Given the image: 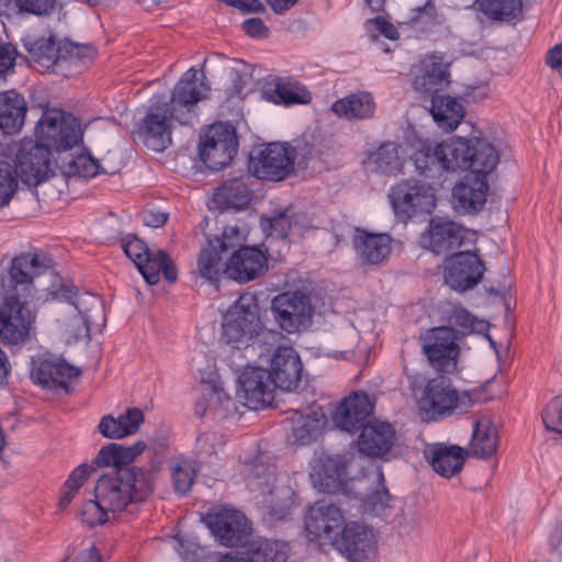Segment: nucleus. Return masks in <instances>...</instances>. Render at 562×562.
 Masks as SVG:
<instances>
[{
    "label": "nucleus",
    "mask_w": 562,
    "mask_h": 562,
    "mask_svg": "<svg viewBox=\"0 0 562 562\" xmlns=\"http://www.w3.org/2000/svg\"><path fill=\"white\" fill-rule=\"evenodd\" d=\"M47 290L57 302L55 310L58 314V328L66 344L89 341L91 330L101 331L105 326L103 303L98 296L78 293L65 285Z\"/></svg>",
    "instance_id": "1"
},
{
    "label": "nucleus",
    "mask_w": 562,
    "mask_h": 562,
    "mask_svg": "<svg viewBox=\"0 0 562 562\" xmlns=\"http://www.w3.org/2000/svg\"><path fill=\"white\" fill-rule=\"evenodd\" d=\"M153 492V475L149 471L132 469H111L102 474L94 487V496L115 517L128 505L144 502Z\"/></svg>",
    "instance_id": "2"
},
{
    "label": "nucleus",
    "mask_w": 562,
    "mask_h": 562,
    "mask_svg": "<svg viewBox=\"0 0 562 562\" xmlns=\"http://www.w3.org/2000/svg\"><path fill=\"white\" fill-rule=\"evenodd\" d=\"M262 328L256 296L243 294L224 315L221 339L238 350L249 348Z\"/></svg>",
    "instance_id": "3"
},
{
    "label": "nucleus",
    "mask_w": 562,
    "mask_h": 562,
    "mask_svg": "<svg viewBox=\"0 0 562 562\" xmlns=\"http://www.w3.org/2000/svg\"><path fill=\"white\" fill-rule=\"evenodd\" d=\"M35 135L41 146L55 151H66L82 140L81 123L74 115L58 109H50L40 119Z\"/></svg>",
    "instance_id": "4"
},
{
    "label": "nucleus",
    "mask_w": 562,
    "mask_h": 562,
    "mask_svg": "<svg viewBox=\"0 0 562 562\" xmlns=\"http://www.w3.org/2000/svg\"><path fill=\"white\" fill-rule=\"evenodd\" d=\"M474 394L472 391H458L443 378L432 379L424 389L419 408L430 419L462 414L476 402Z\"/></svg>",
    "instance_id": "5"
},
{
    "label": "nucleus",
    "mask_w": 562,
    "mask_h": 562,
    "mask_svg": "<svg viewBox=\"0 0 562 562\" xmlns=\"http://www.w3.org/2000/svg\"><path fill=\"white\" fill-rule=\"evenodd\" d=\"M472 137H452L446 142L439 143V153L441 155L445 171L471 170L473 173L492 172L499 160L498 151L492 143H479L477 150L487 155L484 162L481 158L470 159Z\"/></svg>",
    "instance_id": "6"
},
{
    "label": "nucleus",
    "mask_w": 562,
    "mask_h": 562,
    "mask_svg": "<svg viewBox=\"0 0 562 562\" xmlns=\"http://www.w3.org/2000/svg\"><path fill=\"white\" fill-rule=\"evenodd\" d=\"M45 273L58 279L53 271V259L47 255L29 251L15 256L10 263L5 293L30 300L36 290L34 281Z\"/></svg>",
    "instance_id": "7"
},
{
    "label": "nucleus",
    "mask_w": 562,
    "mask_h": 562,
    "mask_svg": "<svg viewBox=\"0 0 562 562\" xmlns=\"http://www.w3.org/2000/svg\"><path fill=\"white\" fill-rule=\"evenodd\" d=\"M122 248L148 284H157L161 272L167 281L176 282L178 278L177 269L166 251L149 249L145 241L137 237L124 238Z\"/></svg>",
    "instance_id": "8"
},
{
    "label": "nucleus",
    "mask_w": 562,
    "mask_h": 562,
    "mask_svg": "<svg viewBox=\"0 0 562 562\" xmlns=\"http://www.w3.org/2000/svg\"><path fill=\"white\" fill-rule=\"evenodd\" d=\"M296 149L289 144L270 143L255 149L249 159V172L260 180L280 181L294 167Z\"/></svg>",
    "instance_id": "9"
},
{
    "label": "nucleus",
    "mask_w": 562,
    "mask_h": 562,
    "mask_svg": "<svg viewBox=\"0 0 562 562\" xmlns=\"http://www.w3.org/2000/svg\"><path fill=\"white\" fill-rule=\"evenodd\" d=\"M29 300L15 293H5L0 305V339L5 345L25 342L34 328L36 314L27 306Z\"/></svg>",
    "instance_id": "10"
},
{
    "label": "nucleus",
    "mask_w": 562,
    "mask_h": 562,
    "mask_svg": "<svg viewBox=\"0 0 562 562\" xmlns=\"http://www.w3.org/2000/svg\"><path fill=\"white\" fill-rule=\"evenodd\" d=\"M459 339V333L450 326L434 327L419 336L423 351L430 366L446 373L457 371Z\"/></svg>",
    "instance_id": "11"
},
{
    "label": "nucleus",
    "mask_w": 562,
    "mask_h": 562,
    "mask_svg": "<svg viewBox=\"0 0 562 562\" xmlns=\"http://www.w3.org/2000/svg\"><path fill=\"white\" fill-rule=\"evenodd\" d=\"M200 156L204 164L214 170L227 166L237 153L236 131L231 124L215 123L200 140Z\"/></svg>",
    "instance_id": "12"
},
{
    "label": "nucleus",
    "mask_w": 562,
    "mask_h": 562,
    "mask_svg": "<svg viewBox=\"0 0 562 562\" xmlns=\"http://www.w3.org/2000/svg\"><path fill=\"white\" fill-rule=\"evenodd\" d=\"M13 170L24 184L36 187L53 175L50 153L31 139L22 140L15 150Z\"/></svg>",
    "instance_id": "13"
},
{
    "label": "nucleus",
    "mask_w": 562,
    "mask_h": 562,
    "mask_svg": "<svg viewBox=\"0 0 562 562\" xmlns=\"http://www.w3.org/2000/svg\"><path fill=\"white\" fill-rule=\"evenodd\" d=\"M271 311L280 328L289 334L310 325L313 307L308 296L302 293H283L272 301Z\"/></svg>",
    "instance_id": "14"
},
{
    "label": "nucleus",
    "mask_w": 562,
    "mask_h": 562,
    "mask_svg": "<svg viewBox=\"0 0 562 562\" xmlns=\"http://www.w3.org/2000/svg\"><path fill=\"white\" fill-rule=\"evenodd\" d=\"M351 460L347 456L315 454L311 461L310 479L314 487L322 492L340 491L350 477Z\"/></svg>",
    "instance_id": "15"
},
{
    "label": "nucleus",
    "mask_w": 562,
    "mask_h": 562,
    "mask_svg": "<svg viewBox=\"0 0 562 562\" xmlns=\"http://www.w3.org/2000/svg\"><path fill=\"white\" fill-rule=\"evenodd\" d=\"M390 198L394 211L403 218H409L418 213H430L436 206L434 188L419 181L398 184Z\"/></svg>",
    "instance_id": "16"
},
{
    "label": "nucleus",
    "mask_w": 562,
    "mask_h": 562,
    "mask_svg": "<svg viewBox=\"0 0 562 562\" xmlns=\"http://www.w3.org/2000/svg\"><path fill=\"white\" fill-rule=\"evenodd\" d=\"M210 85L205 72H184L173 89L171 103L173 110H180L181 114H176L180 124H192L194 105L206 98L210 92Z\"/></svg>",
    "instance_id": "17"
},
{
    "label": "nucleus",
    "mask_w": 562,
    "mask_h": 562,
    "mask_svg": "<svg viewBox=\"0 0 562 562\" xmlns=\"http://www.w3.org/2000/svg\"><path fill=\"white\" fill-rule=\"evenodd\" d=\"M238 397L249 409H261L274 400L276 385L268 370L248 367L239 375Z\"/></svg>",
    "instance_id": "18"
},
{
    "label": "nucleus",
    "mask_w": 562,
    "mask_h": 562,
    "mask_svg": "<svg viewBox=\"0 0 562 562\" xmlns=\"http://www.w3.org/2000/svg\"><path fill=\"white\" fill-rule=\"evenodd\" d=\"M464 238L463 226L448 218L436 216L429 221L428 227L422 233L419 244L435 255H447L461 247Z\"/></svg>",
    "instance_id": "19"
},
{
    "label": "nucleus",
    "mask_w": 562,
    "mask_h": 562,
    "mask_svg": "<svg viewBox=\"0 0 562 562\" xmlns=\"http://www.w3.org/2000/svg\"><path fill=\"white\" fill-rule=\"evenodd\" d=\"M484 270V265L476 254L456 252L446 260L445 281L452 290L464 292L482 280Z\"/></svg>",
    "instance_id": "20"
},
{
    "label": "nucleus",
    "mask_w": 562,
    "mask_h": 562,
    "mask_svg": "<svg viewBox=\"0 0 562 562\" xmlns=\"http://www.w3.org/2000/svg\"><path fill=\"white\" fill-rule=\"evenodd\" d=\"M176 114H181L180 110H173V104L160 103L154 104L148 110L142 125L145 135V144L155 151H162L171 144L172 121Z\"/></svg>",
    "instance_id": "21"
},
{
    "label": "nucleus",
    "mask_w": 562,
    "mask_h": 562,
    "mask_svg": "<svg viewBox=\"0 0 562 562\" xmlns=\"http://www.w3.org/2000/svg\"><path fill=\"white\" fill-rule=\"evenodd\" d=\"M347 522L344 512L337 505L318 501L308 509L305 529L313 538L331 543Z\"/></svg>",
    "instance_id": "22"
},
{
    "label": "nucleus",
    "mask_w": 562,
    "mask_h": 562,
    "mask_svg": "<svg viewBox=\"0 0 562 562\" xmlns=\"http://www.w3.org/2000/svg\"><path fill=\"white\" fill-rule=\"evenodd\" d=\"M207 525L218 541L227 547L244 546L251 528L246 516L236 509L209 515Z\"/></svg>",
    "instance_id": "23"
},
{
    "label": "nucleus",
    "mask_w": 562,
    "mask_h": 562,
    "mask_svg": "<svg viewBox=\"0 0 562 562\" xmlns=\"http://www.w3.org/2000/svg\"><path fill=\"white\" fill-rule=\"evenodd\" d=\"M330 544L355 562L368 559L374 550L371 530L359 521H348Z\"/></svg>",
    "instance_id": "24"
},
{
    "label": "nucleus",
    "mask_w": 562,
    "mask_h": 562,
    "mask_svg": "<svg viewBox=\"0 0 562 562\" xmlns=\"http://www.w3.org/2000/svg\"><path fill=\"white\" fill-rule=\"evenodd\" d=\"M268 269L267 255L257 247L246 246L235 250L225 263V274L238 282H248Z\"/></svg>",
    "instance_id": "25"
},
{
    "label": "nucleus",
    "mask_w": 562,
    "mask_h": 562,
    "mask_svg": "<svg viewBox=\"0 0 562 562\" xmlns=\"http://www.w3.org/2000/svg\"><path fill=\"white\" fill-rule=\"evenodd\" d=\"M270 371L276 387L294 391L301 381L303 366L297 352L292 347H278L269 360Z\"/></svg>",
    "instance_id": "26"
},
{
    "label": "nucleus",
    "mask_w": 562,
    "mask_h": 562,
    "mask_svg": "<svg viewBox=\"0 0 562 562\" xmlns=\"http://www.w3.org/2000/svg\"><path fill=\"white\" fill-rule=\"evenodd\" d=\"M486 175L472 172L453 187L452 206L458 213H476L483 209L488 192Z\"/></svg>",
    "instance_id": "27"
},
{
    "label": "nucleus",
    "mask_w": 562,
    "mask_h": 562,
    "mask_svg": "<svg viewBox=\"0 0 562 562\" xmlns=\"http://www.w3.org/2000/svg\"><path fill=\"white\" fill-rule=\"evenodd\" d=\"M372 411L369 396L363 392H356L337 407L334 422L341 430L353 432L369 423Z\"/></svg>",
    "instance_id": "28"
},
{
    "label": "nucleus",
    "mask_w": 562,
    "mask_h": 562,
    "mask_svg": "<svg viewBox=\"0 0 562 562\" xmlns=\"http://www.w3.org/2000/svg\"><path fill=\"white\" fill-rule=\"evenodd\" d=\"M261 226L263 231L270 229V235L280 238L286 237L290 233L302 235L307 229L315 227L308 214L293 207L274 211L271 216L262 217Z\"/></svg>",
    "instance_id": "29"
},
{
    "label": "nucleus",
    "mask_w": 562,
    "mask_h": 562,
    "mask_svg": "<svg viewBox=\"0 0 562 562\" xmlns=\"http://www.w3.org/2000/svg\"><path fill=\"white\" fill-rule=\"evenodd\" d=\"M360 429L358 447L362 453L369 457H382L391 450L395 437L391 424L378 420L369 422Z\"/></svg>",
    "instance_id": "30"
},
{
    "label": "nucleus",
    "mask_w": 562,
    "mask_h": 562,
    "mask_svg": "<svg viewBox=\"0 0 562 562\" xmlns=\"http://www.w3.org/2000/svg\"><path fill=\"white\" fill-rule=\"evenodd\" d=\"M425 457L435 472L451 477L462 470L467 451L457 445L435 443L425 449Z\"/></svg>",
    "instance_id": "31"
},
{
    "label": "nucleus",
    "mask_w": 562,
    "mask_h": 562,
    "mask_svg": "<svg viewBox=\"0 0 562 562\" xmlns=\"http://www.w3.org/2000/svg\"><path fill=\"white\" fill-rule=\"evenodd\" d=\"M81 370L63 359H45L33 370V379L48 389L68 390V381L79 376Z\"/></svg>",
    "instance_id": "32"
},
{
    "label": "nucleus",
    "mask_w": 562,
    "mask_h": 562,
    "mask_svg": "<svg viewBox=\"0 0 562 562\" xmlns=\"http://www.w3.org/2000/svg\"><path fill=\"white\" fill-rule=\"evenodd\" d=\"M27 57L23 60L33 61L44 68H50L61 60V41H57L55 35L34 36L25 35L21 38Z\"/></svg>",
    "instance_id": "33"
},
{
    "label": "nucleus",
    "mask_w": 562,
    "mask_h": 562,
    "mask_svg": "<svg viewBox=\"0 0 562 562\" xmlns=\"http://www.w3.org/2000/svg\"><path fill=\"white\" fill-rule=\"evenodd\" d=\"M392 238L386 234H369L357 231L353 247L360 261L364 265H378L391 252Z\"/></svg>",
    "instance_id": "34"
},
{
    "label": "nucleus",
    "mask_w": 562,
    "mask_h": 562,
    "mask_svg": "<svg viewBox=\"0 0 562 562\" xmlns=\"http://www.w3.org/2000/svg\"><path fill=\"white\" fill-rule=\"evenodd\" d=\"M266 100L277 104H308L312 101L311 92L301 83L291 80L276 79L267 81L262 88Z\"/></svg>",
    "instance_id": "35"
},
{
    "label": "nucleus",
    "mask_w": 562,
    "mask_h": 562,
    "mask_svg": "<svg viewBox=\"0 0 562 562\" xmlns=\"http://www.w3.org/2000/svg\"><path fill=\"white\" fill-rule=\"evenodd\" d=\"M27 105L24 98L10 90L0 93V128L5 134L18 133L24 125Z\"/></svg>",
    "instance_id": "36"
},
{
    "label": "nucleus",
    "mask_w": 562,
    "mask_h": 562,
    "mask_svg": "<svg viewBox=\"0 0 562 562\" xmlns=\"http://www.w3.org/2000/svg\"><path fill=\"white\" fill-rule=\"evenodd\" d=\"M497 429L492 419L482 416L473 424V434L467 456L479 459L493 457L497 450Z\"/></svg>",
    "instance_id": "37"
},
{
    "label": "nucleus",
    "mask_w": 562,
    "mask_h": 562,
    "mask_svg": "<svg viewBox=\"0 0 562 562\" xmlns=\"http://www.w3.org/2000/svg\"><path fill=\"white\" fill-rule=\"evenodd\" d=\"M143 423V412L132 407L116 418L112 415L103 416L99 424V430L105 438L121 439L136 434Z\"/></svg>",
    "instance_id": "38"
},
{
    "label": "nucleus",
    "mask_w": 562,
    "mask_h": 562,
    "mask_svg": "<svg viewBox=\"0 0 562 562\" xmlns=\"http://www.w3.org/2000/svg\"><path fill=\"white\" fill-rule=\"evenodd\" d=\"M430 114L441 130L452 132L463 120L465 109L453 97L437 95L431 100Z\"/></svg>",
    "instance_id": "39"
},
{
    "label": "nucleus",
    "mask_w": 562,
    "mask_h": 562,
    "mask_svg": "<svg viewBox=\"0 0 562 562\" xmlns=\"http://www.w3.org/2000/svg\"><path fill=\"white\" fill-rule=\"evenodd\" d=\"M292 436L294 443L307 445L312 442L323 430L326 416L322 411L312 409L306 414L295 411L291 416Z\"/></svg>",
    "instance_id": "40"
},
{
    "label": "nucleus",
    "mask_w": 562,
    "mask_h": 562,
    "mask_svg": "<svg viewBox=\"0 0 562 562\" xmlns=\"http://www.w3.org/2000/svg\"><path fill=\"white\" fill-rule=\"evenodd\" d=\"M374 101L370 93H352L339 99L331 105V111L339 117L345 119H368L374 113Z\"/></svg>",
    "instance_id": "41"
},
{
    "label": "nucleus",
    "mask_w": 562,
    "mask_h": 562,
    "mask_svg": "<svg viewBox=\"0 0 562 562\" xmlns=\"http://www.w3.org/2000/svg\"><path fill=\"white\" fill-rule=\"evenodd\" d=\"M492 77L488 72L479 76L476 72H462V76L452 80V91L464 99L481 101L490 95Z\"/></svg>",
    "instance_id": "42"
},
{
    "label": "nucleus",
    "mask_w": 562,
    "mask_h": 562,
    "mask_svg": "<svg viewBox=\"0 0 562 562\" xmlns=\"http://www.w3.org/2000/svg\"><path fill=\"white\" fill-rule=\"evenodd\" d=\"M223 246L225 245L220 241L209 239L207 246L200 252L198 271L203 279L210 282L217 281L222 273H225V263L222 260V254L225 252Z\"/></svg>",
    "instance_id": "43"
},
{
    "label": "nucleus",
    "mask_w": 562,
    "mask_h": 562,
    "mask_svg": "<svg viewBox=\"0 0 562 562\" xmlns=\"http://www.w3.org/2000/svg\"><path fill=\"white\" fill-rule=\"evenodd\" d=\"M116 170L115 166L101 165L88 151H82L61 165V171L66 177L91 178L101 171L114 173Z\"/></svg>",
    "instance_id": "44"
},
{
    "label": "nucleus",
    "mask_w": 562,
    "mask_h": 562,
    "mask_svg": "<svg viewBox=\"0 0 562 562\" xmlns=\"http://www.w3.org/2000/svg\"><path fill=\"white\" fill-rule=\"evenodd\" d=\"M416 170L428 178L440 176L445 169L439 153V144H424L413 156Z\"/></svg>",
    "instance_id": "45"
},
{
    "label": "nucleus",
    "mask_w": 562,
    "mask_h": 562,
    "mask_svg": "<svg viewBox=\"0 0 562 562\" xmlns=\"http://www.w3.org/2000/svg\"><path fill=\"white\" fill-rule=\"evenodd\" d=\"M398 150L397 144L393 142L384 143L369 154L368 164L385 173L400 171L403 162Z\"/></svg>",
    "instance_id": "46"
},
{
    "label": "nucleus",
    "mask_w": 562,
    "mask_h": 562,
    "mask_svg": "<svg viewBox=\"0 0 562 562\" xmlns=\"http://www.w3.org/2000/svg\"><path fill=\"white\" fill-rule=\"evenodd\" d=\"M214 201L226 209L243 210L250 201V191L244 182L232 181L215 193Z\"/></svg>",
    "instance_id": "47"
},
{
    "label": "nucleus",
    "mask_w": 562,
    "mask_h": 562,
    "mask_svg": "<svg viewBox=\"0 0 562 562\" xmlns=\"http://www.w3.org/2000/svg\"><path fill=\"white\" fill-rule=\"evenodd\" d=\"M288 546L280 541L263 539L254 542L249 549L251 562H285Z\"/></svg>",
    "instance_id": "48"
},
{
    "label": "nucleus",
    "mask_w": 562,
    "mask_h": 562,
    "mask_svg": "<svg viewBox=\"0 0 562 562\" xmlns=\"http://www.w3.org/2000/svg\"><path fill=\"white\" fill-rule=\"evenodd\" d=\"M248 485L251 491H260L262 494L271 493L276 482V468L260 460L247 465Z\"/></svg>",
    "instance_id": "49"
},
{
    "label": "nucleus",
    "mask_w": 562,
    "mask_h": 562,
    "mask_svg": "<svg viewBox=\"0 0 562 562\" xmlns=\"http://www.w3.org/2000/svg\"><path fill=\"white\" fill-rule=\"evenodd\" d=\"M97 48L92 44H79L69 40L61 41V60L70 66L87 64L97 56Z\"/></svg>",
    "instance_id": "50"
},
{
    "label": "nucleus",
    "mask_w": 562,
    "mask_h": 562,
    "mask_svg": "<svg viewBox=\"0 0 562 562\" xmlns=\"http://www.w3.org/2000/svg\"><path fill=\"white\" fill-rule=\"evenodd\" d=\"M199 471L194 460H182L171 470L175 491L184 495L190 490Z\"/></svg>",
    "instance_id": "51"
},
{
    "label": "nucleus",
    "mask_w": 562,
    "mask_h": 562,
    "mask_svg": "<svg viewBox=\"0 0 562 562\" xmlns=\"http://www.w3.org/2000/svg\"><path fill=\"white\" fill-rule=\"evenodd\" d=\"M482 12L493 20L512 18L521 9V0H480Z\"/></svg>",
    "instance_id": "52"
},
{
    "label": "nucleus",
    "mask_w": 562,
    "mask_h": 562,
    "mask_svg": "<svg viewBox=\"0 0 562 562\" xmlns=\"http://www.w3.org/2000/svg\"><path fill=\"white\" fill-rule=\"evenodd\" d=\"M449 86H452L449 72H422L414 79L415 90L422 93H436Z\"/></svg>",
    "instance_id": "53"
},
{
    "label": "nucleus",
    "mask_w": 562,
    "mask_h": 562,
    "mask_svg": "<svg viewBox=\"0 0 562 562\" xmlns=\"http://www.w3.org/2000/svg\"><path fill=\"white\" fill-rule=\"evenodd\" d=\"M18 189V177L13 167L0 161V209L8 205Z\"/></svg>",
    "instance_id": "54"
},
{
    "label": "nucleus",
    "mask_w": 562,
    "mask_h": 562,
    "mask_svg": "<svg viewBox=\"0 0 562 562\" xmlns=\"http://www.w3.org/2000/svg\"><path fill=\"white\" fill-rule=\"evenodd\" d=\"M81 521L95 526L101 525L112 519V513L108 510L99 499H90L86 502L80 510Z\"/></svg>",
    "instance_id": "55"
},
{
    "label": "nucleus",
    "mask_w": 562,
    "mask_h": 562,
    "mask_svg": "<svg viewBox=\"0 0 562 562\" xmlns=\"http://www.w3.org/2000/svg\"><path fill=\"white\" fill-rule=\"evenodd\" d=\"M542 419L548 430L562 434V396L553 398L546 406Z\"/></svg>",
    "instance_id": "56"
},
{
    "label": "nucleus",
    "mask_w": 562,
    "mask_h": 562,
    "mask_svg": "<svg viewBox=\"0 0 562 562\" xmlns=\"http://www.w3.org/2000/svg\"><path fill=\"white\" fill-rule=\"evenodd\" d=\"M203 396L207 401L211 411H217L221 407L227 409L232 402L223 387L217 384H206L203 390Z\"/></svg>",
    "instance_id": "57"
},
{
    "label": "nucleus",
    "mask_w": 562,
    "mask_h": 562,
    "mask_svg": "<svg viewBox=\"0 0 562 562\" xmlns=\"http://www.w3.org/2000/svg\"><path fill=\"white\" fill-rule=\"evenodd\" d=\"M366 27L367 31L372 34L371 36L373 40H376L378 37L375 34H373V32H379V34L391 41L398 38L397 29L383 16H376L374 19L368 20Z\"/></svg>",
    "instance_id": "58"
},
{
    "label": "nucleus",
    "mask_w": 562,
    "mask_h": 562,
    "mask_svg": "<svg viewBox=\"0 0 562 562\" xmlns=\"http://www.w3.org/2000/svg\"><path fill=\"white\" fill-rule=\"evenodd\" d=\"M121 451L122 445L109 443L99 451L95 462L100 467L112 465V469H125L121 465L120 454L117 453Z\"/></svg>",
    "instance_id": "59"
},
{
    "label": "nucleus",
    "mask_w": 562,
    "mask_h": 562,
    "mask_svg": "<svg viewBox=\"0 0 562 562\" xmlns=\"http://www.w3.org/2000/svg\"><path fill=\"white\" fill-rule=\"evenodd\" d=\"M24 59L12 43L0 38V70H13L16 61Z\"/></svg>",
    "instance_id": "60"
},
{
    "label": "nucleus",
    "mask_w": 562,
    "mask_h": 562,
    "mask_svg": "<svg viewBox=\"0 0 562 562\" xmlns=\"http://www.w3.org/2000/svg\"><path fill=\"white\" fill-rule=\"evenodd\" d=\"M222 446V436L214 431H205L196 438V449L203 454H213Z\"/></svg>",
    "instance_id": "61"
},
{
    "label": "nucleus",
    "mask_w": 562,
    "mask_h": 562,
    "mask_svg": "<svg viewBox=\"0 0 562 562\" xmlns=\"http://www.w3.org/2000/svg\"><path fill=\"white\" fill-rule=\"evenodd\" d=\"M210 240L211 241H220V243L224 244L225 246H223V250L227 251L237 246H240L241 241L244 240V236L238 226L228 225V226L224 227L222 237H215Z\"/></svg>",
    "instance_id": "62"
},
{
    "label": "nucleus",
    "mask_w": 562,
    "mask_h": 562,
    "mask_svg": "<svg viewBox=\"0 0 562 562\" xmlns=\"http://www.w3.org/2000/svg\"><path fill=\"white\" fill-rule=\"evenodd\" d=\"M241 30L255 40H263L269 36V29L260 18L246 19L241 23Z\"/></svg>",
    "instance_id": "63"
},
{
    "label": "nucleus",
    "mask_w": 562,
    "mask_h": 562,
    "mask_svg": "<svg viewBox=\"0 0 562 562\" xmlns=\"http://www.w3.org/2000/svg\"><path fill=\"white\" fill-rule=\"evenodd\" d=\"M451 326H459L463 330L472 331L474 329V317L464 308H454L449 316Z\"/></svg>",
    "instance_id": "64"
}]
</instances>
